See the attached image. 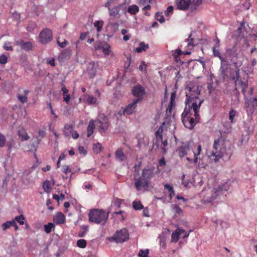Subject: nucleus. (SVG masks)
<instances>
[{"label": "nucleus", "mask_w": 257, "mask_h": 257, "mask_svg": "<svg viewBox=\"0 0 257 257\" xmlns=\"http://www.w3.org/2000/svg\"><path fill=\"white\" fill-rule=\"evenodd\" d=\"M200 106L186 103L185 107L181 114V120L184 126L191 130L200 119L198 113Z\"/></svg>", "instance_id": "1"}, {"label": "nucleus", "mask_w": 257, "mask_h": 257, "mask_svg": "<svg viewBox=\"0 0 257 257\" xmlns=\"http://www.w3.org/2000/svg\"><path fill=\"white\" fill-rule=\"evenodd\" d=\"M201 89L202 87L197 83L189 82L185 89L186 96V103L200 106L204 101L203 99L198 97Z\"/></svg>", "instance_id": "2"}, {"label": "nucleus", "mask_w": 257, "mask_h": 257, "mask_svg": "<svg viewBox=\"0 0 257 257\" xmlns=\"http://www.w3.org/2000/svg\"><path fill=\"white\" fill-rule=\"evenodd\" d=\"M135 186L138 191L148 187L150 180L155 176V168L154 167L144 168L142 170L141 176L137 177L136 173L139 175V171L136 169L135 170Z\"/></svg>", "instance_id": "3"}, {"label": "nucleus", "mask_w": 257, "mask_h": 257, "mask_svg": "<svg viewBox=\"0 0 257 257\" xmlns=\"http://www.w3.org/2000/svg\"><path fill=\"white\" fill-rule=\"evenodd\" d=\"M196 146L191 145L190 144H183L177 149V152L181 158H182L186 155H193L194 157V163L196 164L197 162L198 159H200V157H198V156L200 155L201 146L200 145H198L196 151L194 150Z\"/></svg>", "instance_id": "4"}, {"label": "nucleus", "mask_w": 257, "mask_h": 257, "mask_svg": "<svg viewBox=\"0 0 257 257\" xmlns=\"http://www.w3.org/2000/svg\"><path fill=\"white\" fill-rule=\"evenodd\" d=\"M211 157L213 158L214 163H217L225 152L226 146L224 141L221 139L215 141Z\"/></svg>", "instance_id": "5"}, {"label": "nucleus", "mask_w": 257, "mask_h": 257, "mask_svg": "<svg viewBox=\"0 0 257 257\" xmlns=\"http://www.w3.org/2000/svg\"><path fill=\"white\" fill-rule=\"evenodd\" d=\"M109 212L105 211L94 209L91 210L89 213V220L90 222L99 224L101 222L105 223L108 219Z\"/></svg>", "instance_id": "6"}, {"label": "nucleus", "mask_w": 257, "mask_h": 257, "mask_svg": "<svg viewBox=\"0 0 257 257\" xmlns=\"http://www.w3.org/2000/svg\"><path fill=\"white\" fill-rule=\"evenodd\" d=\"M128 238V233L126 229L123 228L117 230L114 234L109 238L110 241H114L116 243L123 242Z\"/></svg>", "instance_id": "7"}, {"label": "nucleus", "mask_w": 257, "mask_h": 257, "mask_svg": "<svg viewBox=\"0 0 257 257\" xmlns=\"http://www.w3.org/2000/svg\"><path fill=\"white\" fill-rule=\"evenodd\" d=\"M95 50L97 51L102 50L103 54L105 56H108L110 54L113 55L111 52V47L109 44L104 41H97L93 44Z\"/></svg>", "instance_id": "8"}, {"label": "nucleus", "mask_w": 257, "mask_h": 257, "mask_svg": "<svg viewBox=\"0 0 257 257\" xmlns=\"http://www.w3.org/2000/svg\"><path fill=\"white\" fill-rule=\"evenodd\" d=\"M115 1H116V0H109L105 4V7L107 8L109 10V15L113 18H115L119 14L123 5L122 4H120L111 8L110 7L112 5L115 4Z\"/></svg>", "instance_id": "9"}, {"label": "nucleus", "mask_w": 257, "mask_h": 257, "mask_svg": "<svg viewBox=\"0 0 257 257\" xmlns=\"http://www.w3.org/2000/svg\"><path fill=\"white\" fill-rule=\"evenodd\" d=\"M229 188V185L226 182L220 183L217 185H214L213 187V190L212 191L213 194L211 199L212 200L215 199L216 197L219 196L223 191H227Z\"/></svg>", "instance_id": "10"}, {"label": "nucleus", "mask_w": 257, "mask_h": 257, "mask_svg": "<svg viewBox=\"0 0 257 257\" xmlns=\"http://www.w3.org/2000/svg\"><path fill=\"white\" fill-rule=\"evenodd\" d=\"M98 67L97 61H91L87 64L86 72L90 78H93L96 76Z\"/></svg>", "instance_id": "11"}, {"label": "nucleus", "mask_w": 257, "mask_h": 257, "mask_svg": "<svg viewBox=\"0 0 257 257\" xmlns=\"http://www.w3.org/2000/svg\"><path fill=\"white\" fill-rule=\"evenodd\" d=\"M40 41L42 44H45L52 39V32L48 28L44 29L39 35Z\"/></svg>", "instance_id": "12"}, {"label": "nucleus", "mask_w": 257, "mask_h": 257, "mask_svg": "<svg viewBox=\"0 0 257 257\" xmlns=\"http://www.w3.org/2000/svg\"><path fill=\"white\" fill-rule=\"evenodd\" d=\"M132 91L133 94L137 97L135 100H139V102L142 101L143 96L146 94L144 88L140 85H137L133 87Z\"/></svg>", "instance_id": "13"}, {"label": "nucleus", "mask_w": 257, "mask_h": 257, "mask_svg": "<svg viewBox=\"0 0 257 257\" xmlns=\"http://www.w3.org/2000/svg\"><path fill=\"white\" fill-rule=\"evenodd\" d=\"M191 0H176V9L181 11H186L191 9Z\"/></svg>", "instance_id": "14"}, {"label": "nucleus", "mask_w": 257, "mask_h": 257, "mask_svg": "<svg viewBox=\"0 0 257 257\" xmlns=\"http://www.w3.org/2000/svg\"><path fill=\"white\" fill-rule=\"evenodd\" d=\"M139 102V100H133L132 103L128 104L123 110V113L124 115H128L133 113L136 110L137 104Z\"/></svg>", "instance_id": "15"}, {"label": "nucleus", "mask_w": 257, "mask_h": 257, "mask_svg": "<svg viewBox=\"0 0 257 257\" xmlns=\"http://www.w3.org/2000/svg\"><path fill=\"white\" fill-rule=\"evenodd\" d=\"M243 75L244 77V80L242 81L241 80L239 79V70H237L236 71V77L237 80L235 81V82L236 83V81H238L239 83L241 85L242 88V91L243 93L245 92V90L247 88L248 86V81H247V78H248V74L245 72H243Z\"/></svg>", "instance_id": "16"}, {"label": "nucleus", "mask_w": 257, "mask_h": 257, "mask_svg": "<svg viewBox=\"0 0 257 257\" xmlns=\"http://www.w3.org/2000/svg\"><path fill=\"white\" fill-rule=\"evenodd\" d=\"M214 42L215 43L212 48L213 55L215 57H218L220 59L221 63H222L223 62L225 61V59L221 56V54L218 49L220 46V41L216 36L214 40Z\"/></svg>", "instance_id": "17"}, {"label": "nucleus", "mask_w": 257, "mask_h": 257, "mask_svg": "<svg viewBox=\"0 0 257 257\" xmlns=\"http://www.w3.org/2000/svg\"><path fill=\"white\" fill-rule=\"evenodd\" d=\"M72 55V51L69 48L63 50L58 56V60L60 62H63L68 60Z\"/></svg>", "instance_id": "18"}, {"label": "nucleus", "mask_w": 257, "mask_h": 257, "mask_svg": "<svg viewBox=\"0 0 257 257\" xmlns=\"http://www.w3.org/2000/svg\"><path fill=\"white\" fill-rule=\"evenodd\" d=\"M53 221L56 224H62L65 222V216L61 212H58L53 216Z\"/></svg>", "instance_id": "19"}, {"label": "nucleus", "mask_w": 257, "mask_h": 257, "mask_svg": "<svg viewBox=\"0 0 257 257\" xmlns=\"http://www.w3.org/2000/svg\"><path fill=\"white\" fill-rule=\"evenodd\" d=\"M16 44L20 46L22 50L26 51H28L32 48V44L30 42H25L23 40H20L17 41Z\"/></svg>", "instance_id": "20"}, {"label": "nucleus", "mask_w": 257, "mask_h": 257, "mask_svg": "<svg viewBox=\"0 0 257 257\" xmlns=\"http://www.w3.org/2000/svg\"><path fill=\"white\" fill-rule=\"evenodd\" d=\"M99 123L100 124L99 127V131L100 133L105 132L108 128L109 123L108 122V118L104 116L103 120H99Z\"/></svg>", "instance_id": "21"}, {"label": "nucleus", "mask_w": 257, "mask_h": 257, "mask_svg": "<svg viewBox=\"0 0 257 257\" xmlns=\"http://www.w3.org/2000/svg\"><path fill=\"white\" fill-rule=\"evenodd\" d=\"M18 135L22 142L28 140L30 139V137L28 136L25 129L23 126L19 128Z\"/></svg>", "instance_id": "22"}, {"label": "nucleus", "mask_w": 257, "mask_h": 257, "mask_svg": "<svg viewBox=\"0 0 257 257\" xmlns=\"http://www.w3.org/2000/svg\"><path fill=\"white\" fill-rule=\"evenodd\" d=\"M115 157L116 160H118L121 162H124L126 160V157L124 155L121 148H119L115 152Z\"/></svg>", "instance_id": "23"}, {"label": "nucleus", "mask_w": 257, "mask_h": 257, "mask_svg": "<svg viewBox=\"0 0 257 257\" xmlns=\"http://www.w3.org/2000/svg\"><path fill=\"white\" fill-rule=\"evenodd\" d=\"M83 99L85 102L89 104H94L97 102L96 98L87 94L83 95Z\"/></svg>", "instance_id": "24"}, {"label": "nucleus", "mask_w": 257, "mask_h": 257, "mask_svg": "<svg viewBox=\"0 0 257 257\" xmlns=\"http://www.w3.org/2000/svg\"><path fill=\"white\" fill-rule=\"evenodd\" d=\"M139 7L136 5H132L128 6L125 11L131 15H135L139 12Z\"/></svg>", "instance_id": "25"}, {"label": "nucleus", "mask_w": 257, "mask_h": 257, "mask_svg": "<svg viewBox=\"0 0 257 257\" xmlns=\"http://www.w3.org/2000/svg\"><path fill=\"white\" fill-rule=\"evenodd\" d=\"M184 230L183 229H178L173 232L171 235V241L176 242L178 241L179 235L183 233Z\"/></svg>", "instance_id": "26"}, {"label": "nucleus", "mask_w": 257, "mask_h": 257, "mask_svg": "<svg viewBox=\"0 0 257 257\" xmlns=\"http://www.w3.org/2000/svg\"><path fill=\"white\" fill-rule=\"evenodd\" d=\"M29 93V91L28 90H24V95L20 93L18 94L17 97L19 101L22 103H25L27 102L28 101V95Z\"/></svg>", "instance_id": "27"}, {"label": "nucleus", "mask_w": 257, "mask_h": 257, "mask_svg": "<svg viewBox=\"0 0 257 257\" xmlns=\"http://www.w3.org/2000/svg\"><path fill=\"white\" fill-rule=\"evenodd\" d=\"M73 131V126L72 124H67L65 125L63 132L65 136L69 137Z\"/></svg>", "instance_id": "28"}, {"label": "nucleus", "mask_w": 257, "mask_h": 257, "mask_svg": "<svg viewBox=\"0 0 257 257\" xmlns=\"http://www.w3.org/2000/svg\"><path fill=\"white\" fill-rule=\"evenodd\" d=\"M95 128V125H94V121L93 119H91L90 120L87 131V137H90L92 134L93 133L94 130Z\"/></svg>", "instance_id": "29"}, {"label": "nucleus", "mask_w": 257, "mask_h": 257, "mask_svg": "<svg viewBox=\"0 0 257 257\" xmlns=\"http://www.w3.org/2000/svg\"><path fill=\"white\" fill-rule=\"evenodd\" d=\"M164 187L165 190L168 191L169 193V196L170 200H171L175 195L173 187L168 184H165Z\"/></svg>", "instance_id": "30"}, {"label": "nucleus", "mask_w": 257, "mask_h": 257, "mask_svg": "<svg viewBox=\"0 0 257 257\" xmlns=\"http://www.w3.org/2000/svg\"><path fill=\"white\" fill-rule=\"evenodd\" d=\"M38 135L37 137V146H35V151L37 150V148L40 142L42 141V139L44 138L46 135V132L44 130H40L38 132Z\"/></svg>", "instance_id": "31"}, {"label": "nucleus", "mask_w": 257, "mask_h": 257, "mask_svg": "<svg viewBox=\"0 0 257 257\" xmlns=\"http://www.w3.org/2000/svg\"><path fill=\"white\" fill-rule=\"evenodd\" d=\"M149 48V45L145 43L144 42H141L139 47L136 49L137 53H141L143 51H146Z\"/></svg>", "instance_id": "32"}, {"label": "nucleus", "mask_w": 257, "mask_h": 257, "mask_svg": "<svg viewBox=\"0 0 257 257\" xmlns=\"http://www.w3.org/2000/svg\"><path fill=\"white\" fill-rule=\"evenodd\" d=\"M164 123L162 124L161 126H160L159 129L156 131L155 135H156V138L157 139V141L159 142V141H162V133L163 132V126H164Z\"/></svg>", "instance_id": "33"}, {"label": "nucleus", "mask_w": 257, "mask_h": 257, "mask_svg": "<svg viewBox=\"0 0 257 257\" xmlns=\"http://www.w3.org/2000/svg\"><path fill=\"white\" fill-rule=\"evenodd\" d=\"M202 2V0H191V10L192 11L196 10Z\"/></svg>", "instance_id": "34"}, {"label": "nucleus", "mask_w": 257, "mask_h": 257, "mask_svg": "<svg viewBox=\"0 0 257 257\" xmlns=\"http://www.w3.org/2000/svg\"><path fill=\"white\" fill-rule=\"evenodd\" d=\"M173 212L176 216H180L182 214V210L178 205H175L173 207Z\"/></svg>", "instance_id": "35"}, {"label": "nucleus", "mask_w": 257, "mask_h": 257, "mask_svg": "<svg viewBox=\"0 0 257 257\" xmlns=\"http://www.w3.org/2000/svg\"><path fill=\"white\" fill-rule=\"evenodd\" d=\"M133 208L136 210H141L144 208L140 201H134L133 202Z\"/></svg>", "instance_id": "36"}, {"label": "nucleus", "mask_w": 257, "mask_h": 257, "mask_svg": "<svg viewBox=\"0 0 257 257\" xmlns=\"http://www.w3.org/2000/svg\"><path fill=\"white\" fill-rule=\"evenodd\" d=\"M183 53H184L185 55H190L191 54V52L186 51V52L183 53V52L180 49L176 50L174 53L173 54V55H174V58H175L176 61H178V60H177L178 57H179Z\"/></svg>", "instance_id": "37"}, {"label": "nucleus", "mask_w": 257, "mask_h": 257, "mask_svg": "<svg viewBox=\"0 0 257 257\" xmlns=\"http://www.w3.org/2000/svg\"><path fill=\"white\" fill-rule=\"evenodd\" d=\"M44 230L47 233H50L52 231L53 228L55 227V225L52 223H48L47 224H45L44 226Z\"/></svg>", "instance_id": "38"}, {"label": "nucleus", "mask_w": 257, "mask_h": 257, "mask_svg": "<svg viewBox=\"0 0 257 257\" xmlns=\"http://www.w3.org/2000/svg\"><path fill=\"white\" fill-rule=\"evenodd\" d=\"M14 223V220L12 221H8L6 222L3 223L2 225V228L3 230H6L8 228H9L11 226H12V225Z\"/></svg>", "instance_id": "39"}, {"label": "nucleus", "mask_w": 257, "mask_h": 257, "mask_svg": "<svg viewBox=\"0 0 257 257\" xmlns=\"http://www.w3.org/2000/svg\"><path fill=\"white\" fill-rule=\"evenodd\" d=\"M25 219V217H24V215L21 214L20 215L16 216L15 218V221H17L18 223H20L21 225L24 224V220Z\"/></svg>", "instance_id": "40"}, {"label": "nucleus", "mask_w": 257, "mask_h": 257, "mask_svg": "<svg viewBox=\"0 0 257 257\" xmlns=\"http://www.w3.org/2000/svg\"><path fill=\"white\" fill-rule=\"evenodd\" d=\"M175 106V101L170 100L169 105L166 109V112L168 114V115H171L172 109Z\"/></svg>", "instance_id": "41"}, {"label": "nucleus", "mask_w": 257, "mask_h": 257, "mask_svg": "<svg viewBox=\"0 0 257 257\" xmlns=\"http://www.w3.org/2000/svg\"><path fill=\"white\" fill-rule=\"evenodd\" d=\"M43 188L46 192H49L51 189L50 183L49 181H46L43 183Z\"/></svg>", "instance_id": "42"}, {"label": "nucleus", "mask_w": 257, "mask_h": 257, "mask_svg": "<svg viewBox=\"0 0 257 257\" xmlns=\"http://www.w3.org/2000/svg\"><path fill=\"white\" fill-rule=\"evenodd\" d=\"M86 241L85 239H80L77 240V245L80 248H85L86 246Z\"/></svg>", "instance_id": "43"}, {"label": "nucleus", "mask_w": 257, "mask_h": 257, "mask_svg": "<svg viewBox=\"0 0 257 257\" xmlns=\"http://www.w3.org/2000/svg\"><path fill=\"white\" fill-rule=\"evenodd\" d=\"M156 19L160 23H163L165 22L164 17L159 12L156 13L155 15Z\"/></svg>", "instance_id": "44"}, {"label": "nucleus", "mask_w": 257, "mask_h": 257, "mask_svg": "<svg viewBox=\"0 0 257 257\" xmlns=\"http://www.w3.org/2000/svg\"><path fill=\"white\" fill-rule=\"evenodd\" d=\"M94 25L97 28V31L99 32L102 29L103 22L102 21H97L94 22Z\"/></svg>", "instance_id": "45"}, {"label": "nucleus", "mask_w": 257, "mask_h": 257, "mask_svg": "<svg viewBox=\"0 0 257 257\" xmlns=\"http://www.w3.org/2000/svg\"><path fill=\"white\" fill-rule=\"evenodd\" d=\"M57 42L59 46L61 48H64L68 44V42L66 40H64L62 42L60 41V38L59 37L57 39Z\"/></svg>", "instance_id": "46"}, {"label": "nucleus", "mask_w": 257, "mask_h": 257, "mask_svg": "<svg viewBox=\"0 0 257 257\" xmlns=\"http://www.w3.org/2000/svg\"><path fill=\"white\" fill-rule=\"evenodd\" d=\"M101 145L99 143L94 144L93 146V150L97 154L101 151Z\"/></svg>", "instance_id": "47"}, {"label": "nucleus", "mask_w": 257, "mask_h": 257, "mask_svg": "<svg viewBox=\"0 0 257 257\" xmlns=\"http://www.w3.org/2000/svg\"><path fill=\"white\" fill-rule=\"evenodd\" d=\"M149 254V250L146 249H141L139 252L138 255L140 257H148Z\"/></svg>", "instance_id": "48"}, {"label": "nucleus", "mask_w": 257, "mask_h": 257, "mask_svg": "<svg viewBox=\"0 0 257 257\" xmlns=\"http://www.w3.org/2000/svg\"><path fill=\"white\" fill-rule=\"evenodd\" d=\"M8 62V57L3 54L0 56V64H6Z\"/></svg>", "instance_id": "49"}, {"label": "nucleus", "mask_w": 257, "mask_h": 257, "mask_svg": "<svg viewBox=\"0 0 257 257\" xmlns=\"http://www.w3.org/2000/svg\"><path fill=\"white\" fill-rule=\"evenodd\" d=\"M4 48L5 50L7 51H13V48L11 46V43L10 42H6L4 45Z\"/></svg>", "instance_id": "50"}, {"label": "nucleus", "mask_w": 257, "mask_h": 257, "mask_svg": "<svg viewBox=\"0 0 257 257\" xmlns=\"http://www.w3.org/2000/svg\"><path fill=\"white\" fill-rule=\"evenodd\" d=\"M236 113V111H235L234 110H233L232 109L229 111V119L231 122H233V118L235 116Z\"/></svg>", "instance_id": "51"}, {"label": "nucleus", "mask_w": 257, "mask_h": 257, "mask_svg": "<svg viewBox=\"0 0 257 257\" xmlns=\"http://www.w3.org/2000/svg\"><path fill=\"white\" fill-rule=\"evenodd\" d=\"M161 142V147L162 149L164 151V153H166V150L165 149V147L168 145V141L167 140H163L162 139V141H159V142Z\"/></svg>", "instance_id": "52"}, {"label": "nucleus", "mask_w": 257, "mask_h": 257, "mask_svg": "<svg viewBox=\"0 0 257 257\" xmlns=\"http://www.w3.org/2000/svg\"><path fill=\"white\" fill-rule=\"evenodd\" d=\"M15 145V142L13 140H12L11 141H9L8 143V151L10 153L11 152V150L12 148H13L14 146Z\"/></svg>", "instance_id": "53"}, {"label": "nucleus", "mask_w": 257, "mask_h": 257, "mask_svg": "<svg viewBox=\"0 0 257 257\" xmlns=\"http://www.w3.org/2000/svg\"><path fill=\"white\" fill-rule=\"evenodd\" d=\"M191 37H192V35H190L189 36L188 39V47H190V46L193 47L196 45V44L194 43V42L193 39H192L191 38Z\"/></svg>", "instance_id": "54"}, {"label": "nucleus", "mask_w": 257, "mask_h": 257, "mask_svg": "<svg viewBox=\"0 0 257 257\" xmlns=\"http://www.w3.org/2000/svg\"><path fill=\"white\" fill-rule=\"evenodd\" d=\"M6 144V139L4 136L0 134V147H4Z\"/></svg>", "instance_id": "55"}, {"label": "nucleus", "mask_w": 257, "mask_h": 257, "mask_svg": "<svg viewBox=\"0 0 257 257\" xmlns=\"http://www.w3.org/2000/svg\"><path fill=\"white\" fill-rule=\"evenodd\" d=\"M36 25L34 23H30L27 27V30L29 32H32L36 28Z\"/></svg>", "instance_id": "56"}, {"label": "nucleus", "mask_w": 257, "mask_h": 257, "mask_svg": "<svg viewBox=\"0 0 257 257\" xmlns=\"http://www.w3.org/2000/svg\"><path fill=\"white\" fill-rule=\"evenodd\" d=\"M153 0H138V4L140 5L145 6L151 3Z\"/></svg>", "instance_id": "57"}, {"label": "nucleus", "mask_w": 257, "mask_h": 257, "mask_svg": "<svg viewBox=\"0 0 257 257\" xmlns=\"http://www.w3.org/2000/svg\"><path fill=\"white\" fill-rule=\"evenodd\" d=\"M71 170L69 166L68 165H64L62 167V172L67 174V173L71 172Z\"/></svg>", "instance_id": "58"}, {"label": "nucleus", "mask_w": 257, "mask_h": 257, "mask_svg": "<svg viewBox=\"0 0 257 257\" xmlns=\"http://www.w3.org/2000/svg\"><path fill=\"white\" fill-rule=\"evenodd\" d=\"M139 69L140 71H143L144 70L146 71L147 65L144 61H142L139 66Z\"/></svg>", "instance_id": "59"}, {"label": "nucleus", "mask_w": 257, "mask_h": 257, "mask_svg": "<svg viewBox=\"0 0 257 257\" xmlns=\"http://www.w3.org/2000/svg\"><path fill=\"white\" fill-rule=\"evenodd\" d=\"M250 102L251 105L253 107H255L257 106V98H252L250 99Z\"/></svg>", "instance_id": "60"}, {"label": "nucleus", "mask_w": 257, "mask_h": 257, "mask_svg": "<svg viewBox=\"0 0 257 257\" xmlns=\"http://www.w3.org/2000/svg\"><path fill=\"white\" fill-rule=\"evenodd\" d=\"M47 63L54 67L55 66V60L54 58L48 59L47 60Z\"/></svg>", "instance_id": "61"}, {"label": "nucleus", "mask_w": 257, "mask_h": 257, "mask_svg": "<svg viewBox=\"0 0 257 257\" xmlns=\"http://www.w3.org/2000/svg\"><path fill=\"white\" fill-rule=\"evenodd\" d=\"M173 10L174 8L172 6H169L165 12V15L167 16H169V13H172L173 11Z\"/></svg>", "instance_id": "62"}, {"label": "nucleus", "mask_w": 257, "mask_h": 257, "mask_svg": "<svg viewBox=\"0 0 257 257\" xmlns=\"http://www.w3.org/2000/svg\"><path fill=\"white\" fill-rule=\"evenodd\" d=\"M63 95L64 101L66 102V103L68 104L70 99V95L67 93L66 94H63Z\"/></svg>", "instance_id": "63"}, {"label": "nucleus", "mask_w": 257, "mask_h": 257, "mask_svg": "<svg viewBox=\"0 0 257 257\" xmlns=\"http://www.w3.org/2000/svg\"><path fill=\"white\" fill-rule=\"evenodd\" d=\"M78 151L81 154L86 155L87 154V151L83 146H79L78 147Z\"/></svg>", "instance_id": "64"}]
</instances>
